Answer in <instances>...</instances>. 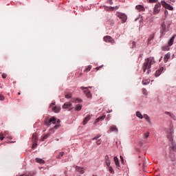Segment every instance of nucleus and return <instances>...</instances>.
<instances>
[{
  "label": "nucleus",
  "instance_id": "f257e3e1",
  "mask_svg": "<svg viewBox=\"0 0 176 176\" xmlns=\"http://www.w3.org/2000/svg\"><path fill=\"white\" fill-rule=\"evenodd\" d=\"M56 118V117H52L51 118H46L44 119V124L45 126H47V127H50L52 124H56L54 128L51 129L50 131H53L54 129H60L61 127V125L60 124V120H58Z\"/></svg>",
  "mask_w": 176,
  "mask_h": 176
},
{
  "label": "nucleus",
  "instance_id": "f03ea898",
  "mask_svg": "<svg viewBox=\"0 0 176 176\" xmlns=\"http://www.w3.org/2000/svg\"><path fill=\"white\" fill-rule=\"evenodd\" d=\"M155 63H156V61H155L154 57L151 56L147 58L143 65V72H146V74L149 75V72H151L149 69H151V67H152Z\"/></svg>",
  "mask_w": 176,
  "mask_h": 176
},
{
  "label": "nucleus",
  "instance_id": "7ed1b4c3",
  "mask_svg": "<svg viewBox=\"0 0 176 176\" xmlns=\"http://www.w3.org/2000/svg\"><path fill=\"white\" fill-rule=\"evenodd\" d=\"M170 30V28L166 26V23L162 22L160 25V34L161 36H164L165 32H167Z\"/></svg>",
  "mask_w": 176,
  "mask_h": 176
},
{
  "label": "nucleus",
  "instance_id": "20e7f679",
  "mask_svg": "<svg viewBox=\"0 0 176 176\" xmlns=\"http://www.w3.org/2000/svg\"><path fill=\"white\" fill-rule=\"evenodd\" d=\"M56 105V102H52L50 105V108H51L52 111L54 112L55 113H58L61 111V107L58 106H54Z\"/></svg>",
  "mask_w": 176,
  "mask_h": 176
},
{
  "label": "nucleus",
  "instance_id": "39448f33",
  "mask_svg": "<svg viewBox=\"0 0 176 176\" xmlns=\"http://www.w3.org/2000/svg\"><path fill=\"white\" fill-rule=\"evenodd\" d=\"M160 10H162V4L158 3L155 5L153 13V14H159V13H160Z\"/></svg>",
  "mask_w": 176,
  "mask_h": 176
},
{
  "label": "nucleus",
  "instance_id": "423d86ee",
  "mask_svg": "<svg viewBox=\"0 0 176 176\" xmlns=\"http://www.w3.org/2000/svg\"><path fill=\"white\" fill-rule=\"evenodd\" d=\"M92 87H81V89L82 90H84V89H86V90L84 91V93L86 97H87V98H91V92H90V91H89V89H91Z\"/></svg>",
  "mask_w": 176,
  "mask_h": 176
},
{
  "label": "nucleus",
  "instance_id": "0eeeda50",
  "mask_svg": "<svg viewBox=\"0 0 176 176\" xmlns=\"http://www.w3.org/2000/svg\"><path fill=\"white\" fill-rule=\"evenodd\" d=\"M103 40L107 43H115V39H113V38H112L111 36H105L103 38Z\"/></svg>",
  "mask_w": 176,
  "mask_h": 176
},
{
  "label": "nucleus",
  "instance_id": "6e6552de",
  "mask_svg": "<svg viewBox=\"0 0 176 176\" xmlns=\"http://www.w3.org/2000/svg\"><path fill=\"white\" fill-rule=\"evenodd\" d=\"M117 16L118 17H119V19L122 20L123 23H126V21H127V16L124 13L118 12Z\"/></svg>",
  "mask_w": 176,
  "mask_h": 176
},
{
  "label": "nucleus",
  "instance_id": "1a4fd4ad",
  "mask_svg": "<svg viewBox=\"0 0 176 176\" xmlns=\"http://www.w3.org/2000/svg\"><path fill=\"white\" fill-rule=\"evenodd\" d=\"M161 4L162 5L163 7L165 8V9H168V10H174V8L170 6V4L166 3V1H162Z\"/></svg>",
  "mask_w": 176,
  "mask_h": 176
},
{
  "label": "nucleus",
  "instance_id": "9d476101",
  "mask_svg": "<svg viewBox=\"0 0 176 176\" xmlns=\"http://www.w3.org/2000/svg\"><path fill=\"white\" fill-rule=\"evenodd\" d=\"M173 134H174V131H173V129H169L168 131L166 138H168V140H169V141H170V142L174 141V140L173 139Z\"/></svg>",
  "mask_w": 176,
  "mask_h": 176
},
{
  "label": "nucleus",
  "instance_id": "9b49d317",
  "mask_svg": "<svg viewBox=\"0 0 176 176\" xmlns=\"http://www.w3.org/2000/svg\"><path fill=\"white\" fill-rule=\"evenodd\" d=\"M71 107H72V104L69 102L64 103V104L62 107L63 109H69V108Z\"/></svg>",
  "mask_w": 176,
  "mask_h": 176
},
{
  "label": "nucleus",
  "instance_id": "f8f14e48",
  "mask_svg": "<svg viewBox=\"0 0 176 176\" xmlns=\"http://www.w3.org/2000/svg\"><path fill=\"white\" fill-rule=\"evenodd\" d=\"M163 71H164V67H160V69L157 70L155 72L156 78H157V76H160V75H162V72H163Z\"/></svg>",
  "mask_w": 176,
  "mask_h": 176
},
{
  "label": "nucleus",
  "instance_id": "ddd939ff",
  "mask_svg": "<svg viewBox=\"0 0 176 176\" xmlns=\"http://www.w3.org/2000/svg\"><path fill=\"white\" fill-rule=\"evenodd\" d=\"M76 171H78L80 174H85V168L83 167L76 166Z\"/></svg>",
  "mask_w": 176,
  "mask_h": 176
},
{
  "label": "nucleus",
  "instance_id": "4468645a",
  "mask_svg": "<svg viewBox=\"0 0 176 176\" xmlns=\"http://www.w3.org/2000/svg\"><path fill=\"white\" fill-rule=\"evenodd\" d=\"M90 119H91V116L90 115H88L85 118H84L82 121L83 126H85V124H87V122H89V120H90Z\"/></svg>",
  "mask_w": 176,
  "mask_h": 176
},
{
  "label": "nucleus",
  "instance_id": "2eb2a0df",
  "mask_svg": "<svg viewBox=\"0 0 176 176\" xmlns=\"http://www.w3.org/2000/svg\"><path fill=\"white\" fill-rule=\"evenodd\" d=\"M170 57H171V54L170 52H168L166 54H165L164 57V63H167L168 60H170Z\"/></svg>",
  "mask_w": 176,
  "mask_h": 176
},
{
  "label": "nucleus",
  "instance_id": "dca6fc26",
  "mask_svg": "<svg viewBox=\"0 0 176 176\" xmlns=\"http://www.w3.org/2000/svg\"><path fill=\"white\" fill-rule=\"evenodd\" d=\"M135 9L139 12H145V8L143 6L138 5L135 6Z\"/></svg>",
  "mask_w": 176,
  "mask_h": 176
},
{
  "label": "nucleus",
  "instance_id": "f3484780",
  "mask_svg": "<svg viewBox=\"0 0 176 176\" xmlns=\"http://www.w3.org/2000/svg\"><path fill=\"white\" fill-rule=\"evenodd\" d=\"M175 36L176 34H174L170 39L169 40V41L168 42V46H173V43H174V39H175Z\"/></svg>",
  "mask_w": 176,
  "mask_h": 176
},
{
  "label": "nucleus",
  "instance_id": "a211bd4d",
  "mask_svg": "<svg viewBox=\"0 0 176 176\" xmlns=\"http://www.w3.org/2000/svg\"><path fill=\"white\" fill-rule=\"evenodd\" d=\"M3 134V136L5 138H8V140H12L13 138H12V136H9V132L8 131H4L3 133H1Z\"/></svg>",
  "mask_w": 176,
  "mask_h": 176
},
{
  "label": "nucleus",
  "instance_id": "6ab92c4d",
  "mask_svg": "<svg viewBox=\"0 0 176 176\" xmlns=\"http://www.w3.org/2000/svg\"><path fill=\"white\" fill-rule=\"evenodd\" d=\"M165 115H168L170 116V118H171V119H173V120H176L175 115H174L168 111H166Z\"/></svg>",
  "mask_w": 176,
  "mask_h": 176
},
{
  "label": "nucleus",
  "instance_id": "aec40b11",
  "mask_svg": "<svg viewBox=\"0 0 176 176\" xmlns=\"http://www.w3.org/2000/svg\"><path fill=\"white\" fill-rule=\"evenodd\" d=\"M33 142H38V134L34 133L32 137Z\"/></svg>",
  "mask_w": 176,
  "mask_h": 176
},
{
  "label": "nucleus",
  "instance_id": "412c9836",
  "mask_svg": "<svg viewBox=\"0 0 176 176\" xmlns=\"http://www.w3.org/2000/svg\"><path fill=\"white\" fill-rule=\"evenodd\" d=\"M35 160H36V162L39 163V164H45V160H43V159H41V158L36 157L35 159Z\"/></svg>",
  "mask_w": 176,
  "mask_h": 176
},
{
  "label": "nucleus",
  "instance_id": "4be33fe9",
  "mask_svg": "<svg viewBox=\"0 0 176 176\" xmlns=\"http://www.w3.org/2000/svg\"><path fill=\"white\" fill-rule=\"evenodd\" d=\"M114 162L117 168H119L120 164H119V159H118V157H114Z\"/></svg>",
  "mask_w": 176,
  "mask_h": 176
},
{
  "label": "nucleus",
  "instance_id": "5701e85b",
  "mask_svg": "<svg viewBox=\"0 0 176 176\" xmlns=\"http://www.w3.org/2000/svg\"><path fill=\"white\" fill-rule=\"evenodd\" d=\"M170 148L173 151H176V144L174 142V140L170 142Z\"/></svg>",
  "mask_w": 176,
  "mask_h": 176
},
{
  "label": "nucleus",
  "instance_id": "b1692460",
  "mask_svg": "<svg viewBox=\"0 0 176 176\" xmlns=\"http://www.w3.org/2000/svg\"><path fill=\"white\" fill-rule=\"evenodd\" d=\"M105 118H106V116H105V115L102 116L96 119V123H98V122H99L100 120H101V121L104 120V119H105Z\"/></svg>",
  "mask_w": 176,
  "mask_h": 176
},
{
  "label": "nucleus",
  "instance_id": "393cba45",
  "mask_svg": "<svg viewBox=\"0 0 176 176\" xmlns=\"http://www.w3.org/2000/svg\"><path fill=\"white\" fill-rule=\"evenodd\" d=\"M143 118L149 123L151 122V118H149V116L148 114H144Z\"/></svg>",
  "mask_w": 176,
  "mask_h": 176
},
{
  "label": "nucleus",
  "instance_id": "a878e982",
  "mask_svg": "<svg viewBox=\"0 0 176 176\" xmlns=\"http://www.w3.org/2000/svg\"><path fill=\"white\" fill-rule=\"evenodd\" d=\"M111 131H118V128L116 127V125H112L110 126Z\"/></svg>",
  "mask_w": 176,
  "mask_h": 176
},
{
  "label": "nucleus",
  "instance_id": "bb28decb",
  "mask_svg": "<svg viewBox=\"0 0 176 176\" xmlns=\"http://www.w3.org/2000/svg\"><path fill=\"white\" fill-rule=\"evenodd\" d=\"M136 116L139 118V119H144V116H142V114H141L140 111L136 112Z\"/></svg>",
  "mask_w": 176,
  "mask_h": 176
},
{
  "label": "nucleus",
  "instance_id": "cd10ccee",
  "mask_svg": "<svg viewBox=\"0 0 176 176\" xmlns=\"http://www.w3.org/2000/svg\"><path fill=\"white\" fill-rule=\"evenodd\" d=\"M162 50L164 52H168V50H170V45H165L162 47Z\"/></svg>",
  "mask_w": 176,
  "mask_h": 176
},
{
  "label": "nucleus",
  "instance_id": "c85d7f7f",
  "mask_svg": "<svg viewBox=\"0 0 176 176\" xmlns=\"http://www.w3.org/2000/svg\"><path fill=\"white\" fill-rule=\"evenodd\" d=\"M82 109V104H77L75 108V111H79Z\"/></svg>",
  "mask_w": 176,
  "mask_h": 176
},
{
  "label": "nucleus",
  "instance_id": "c756f323",
  "mask_svg": "<svg viewBox=\"0 0 176 176\" xmlns=\"http://www.w3.org/2000/svg\"><path fill=\"white\" fill-rule=\"evenodd\" d=\"M109 171L111 173V174H115V170H113V168L112 166L109 167Z\"/></svg>",
  "mask_w": 176,
  "mask_h": 176
},
{
  "label": "nucleus",
  "instance_id": "7c9ffc66",
  "mask_svg": "<svg viewBox=\"0 0 176 176\" xmlns=\"http://www.w3.org/2000/svg\"><path fill=\"white\" fill-rule=\"evenodd\" d=\"M38 145V142H33L32 149H35Z\"/></svg>",
  "mask_w": 176,
  "mask_h": 176
},
{
  "label": "nucleus",
  "instance_id": "2f4dec72",
  "mask_svg": "<svg viewBox=\"0 0 176 176\" xmlns=\"http://www.w3.org/2000/svg\"><path fill=\"white\" fill-rule=\"evenodd\" d=\"M91 69V65H89L85 69V72H89Z\"/></svg>",
  "mask_w": 176,
  "mask_h": 176
},
{
  "label": "nucleus",
  "instance_id": "473e14b6",
  "mask_svg": "<svg viewBox=\"0 0 176 176\" xmlns=\"http://www.w3.org/2000/svg\"><path fill=\"white\" fill-rule=\"evenodd\" d=\"M50 135V133H47L45 134L43 138V141H44V140H47V138Z\"/></svg>",
  "mask_w": 176,
  "mask_h": 176
},
{
  "label": "nucleus",
  "instance_id": "72a5a7b5",
  "mask_svg": "<svg viewBox=\"0 0 176 176\" xmlns=\"http://www.w3.org/2000/svg\"><path fill=\"white\" fill-rule=\"evenodd\" d=\"M100 137H101V135H98L96 137L94 138L92 140H93V141H96V140H98L100 138Z\"/></svg>",
  "mask_w": 176,
  "mask_h": 176
},
{
  "label": "nucleus",
  "instance_id": "f704fd0d",
  "mask_svg": "<svg viewBox=\"0 0 176 176\" xmlns=\"http://www.w3.org/2000/svg\"><path fill=\"white\" fill-rule=\"evenodd\" d=\"M142 93L144 94V96H146L148 93L146 92V89L145 88L142 89Z\"/></svg>",
  "mask_w": 176,
  "mask_h": 176
},
{
  "label": "nucleus",
  "instance_id": "c9c22d12",
  "mask_svg": "<svg viewBox=\"0 0 176 176\" xmlns=\"http://www.w3.org/2000/svg\"><path fill=\"white\" fill-rule=\"evenodd\" d=\"M5 100V96L0 94V101H3Z\"/></svg>",
  "mask_w": 176,
  "mask_h": 176
},
{
  "label": "nucleus",
  "instance_id": "e433bc0d",
  "mask_svg": "<svg viewBox=\"0 0 176 176\" xmlns=\"http://www.w3.org/2000/svg\"><path fill=\"white\" fill-rule=\"evenodd\" d=\"M144 138H148L149 137V132L144 133Z\"/></svg>",
  "mask_w": 176,
  "mask_h": 176
},
{
  "label": "nucleus",
  "instance_id": "4c0bfd02",
  "mask_svg": "<svg viewBox=\"0 0 176 176\" xmlns=\"http://www.w3.org/2000/svg\"><path fill=\"white\" fill-rule=\"evenodd\" d=\"M119 8V6H115V7H110L109 9H112L113 10H115V9L116 10H118V9Z\"/></svg>",
  "mask_w": 176,
  "mask_h": 176
},
{
  "label": "nucleus",
  "instance_id": "58836bf2",
  "mask_svg": "<svg viewBox=\"0 0 176 176\" xmlns=\"http://www.w3.org/2000/svg\"><path fill=\"white\" fill-rule=\"evenodd\" d=\"M148 2L150 3H156V2H157V0H148Z\"/></svg>",
  "mask_w": 176,
  "mask_h": 176
},
{
  "label": "nucleus",
  "instance_id": "ea45409f",
  "mask_svg": "<svg viewBox=\"0 0 176 176\" xmlns=\"http://www.w3.org/2000/svg\"><path fill=\"white\" fill-rule=\"evenodd\" d=\"M5 139V136H3V134H0V140L1 141H3V140Z\"/></svg>",
  "mask_w": 176,
  "mask_h": 176
},
{
  "label": "nucleus",
  "instance_id": "a19ab883",
  "mask_svg": "<svg viewBox=\"0 0 176 176\" xmlns=\"http://www.w3.org/2000/svg\"><path fill=\"white\" fill-rule=\"evenodd\" d=\"M105 163L107 167H109V166H111V161H105Z\"/></svg>",
  "mask_w": 176,
  "mask_h": 176
},
{
  "label": "nucleus",
  "instance_id": "79ce46f5",
  "mask_svg": "<svg viewBox=\"0 0 176 176\" xmlns=\"http://www.w3.org/2000/svg\"><path fill=\"white\" fill-rule=\"evenodd\" d=\"M107 3H109V5H113V2L112 1V0H107Z\"/></svg>",
  "mask_w": 176,
  "mask_h": 176
},
{
  "label": "nucleus",
  "instance_id": "37998d69",
  "mask_svg": "<svg viewBox=\"0 0 176 176\" xmlns=\"http://www.w3.org/2000/svg\"><path fill=\"white\" fill-rule=\"evenodd\" d=\"M7 76H8V75L6 74H2V78L3 79H6Z\"/></svg>",
  "mask_w": 176,
  "mask_h": 176
},
{
  "label": "nucleus",
  "instance_id": "c03bdc74",
  "mask_svg": "<svg viewBox=\"0 0 176 176\" xmlns=\"http://www.w3.org/2000/svg\"><path fill=\"white\" fill-rule=\"evenodd\" d=\"M71 94H67L65 95V98H71Z\"/></svg>",
  "mask_w": 176,
  "mask_h": 176
},
{
  "label": "nucleus",
  "instance_id": "a18cd8bd",
  "mask_svg": "<svg viewBox=\"0 0 176 176\" xmlns=\"http://www.w3.org/2000/svg\"><path fill=\"white\" fill-rule=\"evenodd\" d=\"M96 144H97V145H101V139L98 140L96 142Z\"/></svg>",
  "mask_w": 176,
  "mask_h": 176
},
{
  "label": "nucleus",
  "instance_id": "49530a36",
  "mask_svg": "<svg viewBox=\"0 0 176 176\" xmlns=\"http://www.w3.org/2000/svg\"><path fill=\"white\" fill-rule=\"evenodd\" d=\"M108 161H110V160H109V156L106 155V156H105V162H108Z\"/></svg>",
  "mask_w": 176,
  "mask_h": 176
},
{
  "label": "nucleus",
  "instance_id": "de8ad7c7",
  "mask_svg": "<svg viewBox=\"0 0 176 176\" xmlns=\"http://www.w3.org/2000/svg\"><path fill=\"white\" fill-rule=\"evenodd\" d=\"M76 101H78V102H82V99L77 98Z\"/></svg>",
  "mask_w": 176,
  "mask_h": 176
},
{
  "label": "nucleus",
  "instance_id": "09e8293b",
  "mask_svg": "<svg viewBox=\"0 0 176 176\" xmlns=\"http://www.w3.org/2000/svg\"><path fill=\"white\" fill-rule=\"evenodd\" d=\"M132 47H135V42H132Z\"/></svg>",
  "mask_w": 176,
  "mask_h": 176
},
{
  "label": "nucleus",
  "instance_id": "8fccbe9b",
  "mask_svg": "<svg viewBox=\"0 0 176 176\" xmlns=\"http://www.w3.org/2000/svg\"><path fill=\"white\" fill-rule=\"evenodd\" d=\"M59 156H64V152L59 153Z\"/></svg>",
  "mask_w": 176,
  "mask_h": 176
},
{
  "label": "nucleus",
  "instance_id": "3c124183",
  "mask_svg": "<svg viewBox=\"0 0 176 176\" xmlns=\"http://www.w3.org/2000/svg\"><path fill=\"white\" fill-rule=\"evenodd\" d=\"M164 14H165V16H167V14H168V11L165 10L164 11Z\"/></svg>",
  "mask_w": 176,
  "mask_h": 176
},
{
  "label": "nucleus",
  "instance_id": "603ef678",
  "mask_svg": "<svg viewBox=\"0 0 176 176\" xmlns=\"http://www.w3.org/2000/svg\"><path fill=\"white\" fill-rule=\"evenodd\" d=\"M144 56L143 54H140V56H139V58H142V56Z\"/></svg>",
  "mask_w": 176,
  "mask_h": 176
},
{
  "label": "nucleus",
  "instance_id": "864d4df0",
  "mask_svg": "<svg viewBox=\"0 0 176 176\" xmlns=\"http://www.w3.org/2000/svg\"><path fill=\"white\" fill-rule=\"evenodd\" d=\"M120 159L122 160V163H123V162H124L123 157L120 156Z\"/></svg>",
  "mask_w": 176,
  "mask_h": 176
},
{
  "label": "nucleus",
  "instance_id": "5fc2aeb1",
  "mask_svg": "<svg viewBox=\"0 0 176 176\" xmlns=\"http://www.w3.org/2000/svg\"><path fill=\"white\" fill-rule=\"evenodd\" d=\"M142 83H143V85H146V82H145V80H143Z\"/></svg>",
  "mask_w": 176,
  "mask_h": 176
},
{
  "label": "nucleus",
  "instance_id": "6e6d98bb",
  "mask_svg": "<svg viewBox=\"0 0 176 176\" xmlns=\"http://www.w3.org/2000/svg\"><path fill=\"white\" fill-rule=\"evenodd\" d=\"M162 58H163V56H161V58H160V61H162Z\"/></svg>",
  "mask_w": 176,
  "mask_h": 176
},
{
  "label": "nucleus",
  "instance_id": "4d7b16f0",
  "mask_svg": "<svg viewBox=\"0 0 176 176\" xmlns=\"http://www.w3.org/2000/svg\"><path fill=\"white\" fill-rule=\"evenodd\" d=\"M20 94H21V93L19 92V93H18V95L20 96Z\"/></svg>",
  "mask_w": 176,
  "mask_h": 176
},
{
  "label": "nucleus",
  "instance_id": "13d9d810",
  "mask_svg": "<svg viewBox=\"0 0 176 176\" xmlns=\"http://www.w3.org/2000/svg\"><path fill=\"white\" fill-rule=\"evenodd\" d=\"M107 8H108L107 6H104V8H105V9H107Z\"/></svg>",
  "mask_w": 176,
  "mask_h": 176
},
{
  "label": "nucleus",
  "instance_id": "bf43d9fd",
  "mask_svg": "<svg viewBox=\"0 0 176 176\" xmlns=\"http://www.w3.org/2000/svg\"><path fill=\"white\" fill-rule=\"evenodd\" d=\"M96 69H98V70L100 69V67H96Z\"/></svg>",
  "mask_w": 176,
  "mask_h": 176
},
{
  "label": "nucleus",
  "instance_id": "052dcab7",
  "mask_svg": "<svg viewBox=\"0 0 176 176\" xmlns=\"http://www.w3.org/2000/svg\"><path fill=\"white\" fill-rule=\"evenodd\" d=\"M24 175H22L21 176H23Z\"/></svg>",
  "mask_w": 176,
  "mask_h": 176
},
{
  "label": "nucleus",
  "instance_id": "680f3d73",
  "mask_svg": "<svg viewBox=\"0 0 176 176\" xmlns=\"http://www.w3.org/2000/svg\"><path fill=\"white\" fill-rule=\"evenodd\" d=\"M94 176H96V175H94Z\"/></svg>",
  "mask_w": 176,
  "mask_h": 176
}]
</instances>
